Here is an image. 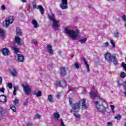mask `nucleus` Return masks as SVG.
Wrapping results in <instances>:
<instances>
[{
    "label": "nucleus",
    "mask_w": 126,
    "mask_h": 126,
    "mask_svg": "<svg viewBox=\"0 0 126 126\" xmlns=\"http://www.w3.org/2000/svg\"><path fill=\"white\" fill-rule=\"evenodd\" d=\"M73 101V99L72 98H69V104L70 106H71L72 110H74V113L73 115L75 118L77 119H79L80 118V114H77L76 113H78V111H75L76 110H79L80 109V107H81V109L83 110H87L88 108V106H87V104H86V99L83 98L80 99L78 102H76L75 103H72ZM82 104V106H81Z\"/></svg>",
    "instance_id": "f257e3e1"
},
{
    "label": "nucleus",
    "mask_w": 126,
    "mask_h": 126,
    "mask_svg": "<svg viewBox=\"0 0 126 126\" xmlns=\"http://www.w3.org/2000/svg\"><path fill=\"white\" fill-rule=\"evenodd\" d=\"M94 104L96 109L102 114H105L107 109L109 108L107 102L103 99H99L98 100L95 101Z\"/></svg>",
    "instance_id": "f03ea898"
},
{
    "label": "nucleus",
    "mask_w": 126,
    "mask_h": 126,
    "mask_svg": "<svg viewBox=\"0 0 126 126\" xmlns=\"http://www.w3.org/2000/svg\"><path fill=\"white\" fill-rule=\"evenodd\" d=\"M65 32L66 34H68L69 36H70L71 39H73V40H77V37H78V35L79 34V30L77 29L76 31H70L69 29H68V27H66L65 28Z\"/></svg>",
    "instance_id": "7ed1b4c3"
},
{
    "label": "nucleus",
    "mask_w": 126,
    "mask_h": 126,
    "mask_svg": "<svg viewBox=\"0 0 126 126\" xmlns=\"http://www.w3.org/2000/svg\"><path fill=\"white\" fill-rule=\"evenodd\" d=\"M13 21H14V19H13V17H12V16L7 17L4 21L3 25V26H5V27H7V26H9V25L12 24Z\"/></svg>",
    "instance_id": "20e7f679"
},
{
    "label": "nucleus",
    "mask_w": 126,
    "mask_h": 126,
    "mask_svg": "<svg viewBox=\"0 0 126 126\" xmlns=\"http://www.w3.org/2000/svg\"><path fill=\"white\" fill-rule=\"evenodd\" d=\"M90 97L92 99H95L98 97V92L95 89V87L92 88V92L89 93Z\"/></svg>",
    "instance_id": "39448f33"
},
{
    "label": "nucleus",
    "mask_w": 126,
    "mask_h": 126,
    "mask_svg": "<svg viewBox=\"0 0 126 126\" xmlns=\"http://www.w3.org/2000/svg\"><path fill=\"white\" fill-rule=\"evenodd\" d=\"M22 87L24 88V91L26 95H28L31 93V89L30 88V86H29V85L27 84L26 85H25L24 84H23Z\"/></svg>",
    "instance_id": "423d86ee"
},
{
    "label": "nucleus",
    "mask_w": 126,
    "mask_h": 126,
    "mask_svg": "<svg viewBox=\"0 0 126 126\" xmlns=\"http://www.w3.org/2000/svg\"><path fill=\"white\" fill-rule=\"evenodd\" d=\"M115 57V56H112L109 53H107L104 55V58L106 61L108 62V63H112L113 62V57Z\"/></svg>",
    "instance_id": "0eeeda50"
},
{
    "label": "nucleus",
    "mask_w": 126,
    "mask_h": 126,
    "mask_svg": "<svg viewBox=\"0 0 126 126\" xmlns=\"http://www.w3.org/2000/svg\"><path fill=\"white\" fill-rule=\"evenodd\" d=\"M62 3L60 4V6L62 9H67V0H61Z\"/></svg>",
    "instance_id": "6e6552de"
},
{
    "label": "nucleus",
    "mask_w": 126,
    "mask_h": 126,
    "mask_svg": "<svg viewBox=\"0 0 126 126\" xmlns=\"http://www.w3.org/2000/svg\"><path fill=\"white\" fill-rule=\"evenodd\" d=\"M55 85L60 87H65L66 86V82L64 81H56L55 82Z\"/></svg>",
    "instance_id": "1a4fd4ad"
},
{
    "label": "nucleus",
    "mask_w": 126,
    "mask_h": 126,
    "mask_svg": "<svg viewBox=\"0 0 126 126\" xmlns=\"http://www.w3.org/2000/svg\"><path fill=\"white\" fill-rule=\"evenodd\" d=\"M53 23L52 24L53 29H55L56 31L59 30L60 28V25L59 24V22L57 20H54L53 21Z\"/></svg>",
    "instance_id": "9d476101"
},
{
    "label": "nucleus",
    "mask_w": 126,
    "mask_h": 126,
    "mask_svg": "<svg viewBox=\"0 0 126 126\" xmlns=\"http://www.w3.org/2000/svg\"><path fill=\"white\" fill-rule=\"evenodd\" d=\"M1 51L3 56H9V55H10V52H9V50L6 48H3L1 49Z\"/></svg>",
    "instance_id": "9b49d317"
},
{
    "label": "nucleus",
    "mask_w": 126,
    "mask_h": 126,
    "mask_svg": "<svg viewBox=\"0 0 126 126\" xmlns=\"http://www.w3.org/2000/svg\"><path fill=\"white\" fill-rule=\"evenodd\" d=\"M18 56V62H19L20 63H23L24 62V56L22 54H17Z\"/></svg>",
    "instance_id": "f8f14e48"
},
{
    "label": "nucleus",
    "mask_w": 126,
    "mask_h": 126,
    "mask_svg": "<svg viewBox=\"0 0 126 126\" xmlns=\"http://www.w3.org/2000/svg\"><path fill=\"white\" fill-rule=\"evenodd\" d=\"M60 72L62 76H65L66 75V70L65 67H61L60 68Z\"/></svg>",
    "instance_id": "ddd939ff"
},
{
    "label": "nucleus",
    "mask_w": 126,
    "mask_h": 126,
    "mask_svg": "<svg viewBox=\"0 0 126 126\" xmlns=\"http://www.w3.org/2000/svg\"><path fill=\"white\" fill-rule=\"evenodd\" d=\"M46 49L51 55H53L54 54V50H53V47L51 46L50 44H47Z\"/></svg>",
    "instance_id": "4468645a"
},
{
    "label": "nucleus",
    "mask_w": 126,
    "mask_h": 126,
    "mask_svg": "<svg viewBox=\"0 0 126 126\" xmlns=\"http://www.w3.org/2000/svg\"><path fill=\"white\" fill-rule=\"evenodd\" d=\"M36 9L39 10V11L42 15H43L44 13H45V9H44V7H43L42 5H39Z\"/></svg>",
    "instance_id": "2eb2a0df"
},
{
    "label": "nucleus",
    "mask_w": 126,
    "mask_h": 126,
    "mask_svg": "<svg viewBox=\"0 0 126 126\" xmlns=\"http://www.w3.org/2000/svg\"><path fill=\"white\" fill-rule=\"evenodd\" d=\"M15 42L17 44V45H19V46H21V38L20 37H19L17 36H15Z\"/></svg>",
    "instance_id": "dca6fc26"
},
{
    "label": "nucleus",
    "mask_w": 126,
    "mask_h": 126,
    "mask_svg": "<svg viewBox=\"0 0 126 126\" xmlns=\"http://www.w3.org/2000/svg\"><path fill=\"white\" fill-rule=\"evenodd\" d=\"M6 96L3 94H1L0 95V102L2 103H6Z\"/></svg>",
    "instance_id": "f3484780"
},
{
    "label": "nucleus",
    "mask_w": 126,
    "mask_h": 126,
    "mask_svg": "<svg viewBox=\"0 0 126 126\" xmlns=\"http://www.w3.org/2000/svg\"><path fill=\"white\" fill-rule=\"evenodd\" d=\"M10 73L13 76H16L17 75V72H16V70L15 69L11 68L9 69Z\"/></svg>",
    "instance_id": "a211bd4d"
},
{
    "label": "nucleus",
    "mask_w": 126,
    "mask_h": 126,
    "mask_svg": "<svg viewBox=\"0 0 126 126\" xmlns=\"http://www.w3.org/2000/svg\"><path fill=\"white\" fill-rule=\"evenodd\" d=\"M0 37L1 39H4L5 38V32L4 30L0 28Z\"/></svg>",
    "instance_id": "6ab92c4d"
},
{
    "label": "nucleus",
    "mask_w": 126,
    "mask_h": 126,
    "mask_svg": "<svg viewBox=\"0 0 126 126\" xmlns=\"http://www.w3.org/2000/svg\"><path fill=\"white\" fill-rule=\"evenodd\" d=\"M16 35L18 37H20V36H22V31L19 28H17L16 29Z\"/></svg>",
    "instance_id": "aec40b11"
},
{
    "label": "nucleus",
    "mask_w": 126,
    "mask_h": 126,
    "mask_svg": "<svg viewBox=\"0 0 126 126\" xmlns=\"http://www.w3.org/2000/svg\"><path fill=\"white\" fill-rule=\"evenodd\" d=\"M113 60L112 62H113V64L114 65H118V60H117V57H116V56L113 57Z\"/></svg>",
    "instance_id": "412c9836"
},
{
    "label": "nucleus",
    "mask_w": 126,
    "mask_h": 126,
    "mask_svg": "<svg viewBox=\"0 0 126 126\" xmlns=\"http://www.w3.org/2000/svg\"><path fill=\"white\" fill-rule=\"evenodd\" d=\"M83 62L86 65V67L88 69V72H89L90 71V69L89 68V65H88V63L86 62V60H85V58L84 57H83Z\"/></svg>",
    "instance_id": "4be33fe9"
},
{
    "label": "nucleus",
    "mask_w": 126,
    "mask_h": 126,
    "mask_svg": "<svg viewBox=\"0 0 126 126\" xmlns=\"http://www.w3.org/2000/svg\"><path fill=\"white\" fill-rule=\"evenodd\" d=\"M53 116L56 121H59V119H60V114H59L58 112L55 113L53 114Z\"/></svg>",
    "instance_id": "5701e85b"
},
{
    "label": "nucleus",
    "mask_w": 126,
    "mask_h": 126,
    "mask_svg": "<svg viewBox=\"0 0 126 126\" xmlns=\"http://www.w3.org/2000/svg\"><path fill=\"white\" fill-rule=\"evenodd\" d=\"M32 23L33 25H34V28H37L39 27V25H38V23H37V21L35 20H32Z\"/></svg>",
    "instance_id": "b1692460"
},
{
    "label": "nucleus",
    "mask_w": 126,
    "mask_h": 126,
    "mask_svg": "<svg viewBox=\"0 0 126 126\" xmlns=\"http://www.w3.org/2000/svg\"><path fill=\"white\" fill-rule=\"evenodd\" d=\"M5 115V110L2 107L0 108V116H3Z\"/></svg>",
    "instance_id": "393cba45"
},
{
    "label": "nucleus",
    "mask_w": 126,
    "mask_h": 126,
    "mask_svg": "<svg viewBox=\"0 0 126 126\" xmlns=\"http://www.w3.org/2000/svg\"><path fill=\"white\" fill-rule=\"evenodd\" d=\"M12 50L14 51V52L16 54H18V53H19V49H18L14 46L12 47Z\"/></svg>",
    "instance_id": "a878e982"
},
{
    "label": "nucleus",
    "mask_w": 126,
    "mask_h": 126,
    "mask_svg": "<svg viewBox=\"0 0 126 126\" xmlns=\"http://www.w3.org/2000/svg\"><path fill=\"white\" fill-rule=\"evenodd\" d=\"M33 94L34 95H36L37 97H40V96H42V92L38 91L37 93H36V92H35Z\"/></svg>",
    "instance_id": "bb28decb"
},
{
    "label": "nucleus",
    "mask_w": 126,
    "mask_h": 126,
    "mask_svg": "<svg viewBox=\"0 0 126 126\" xmlns=\"http://www.w3.org/2000/svg\"><path fill=\"white\" fill-rule=\"evenodd\" d=\"M114 119H115V120H117V121H120V120L122 119V116L120 114H118L114 117Z\"/></svg>",
    "instance_id": "cd10ccee"
},
{
    "label": "nucleus",
    "mask_w": 126,
    "mask_h": 126,
    "mask_svg": "<svg viewBox=\"0 0 126 126\" xmlns=\"http://www.w3.org/2000/svg\"><path fill=\"white\" fill-rule=\"evenodd\" d=\"M48 101L50 102H54V98H53V96L52 95H48Z\"/></svg>",
    "instance_id": "c85d7f7f"
},
{
    "label": "nucleus",
    "mask_w": 126,
    "mask_h": 126,
    "mask_svg": "<svg viewBox=\"0 0 126 126\" xmlns=\"http://www.w3.org/2000/svg\"><path fill=\"white\" fill-rule=\"evenodd\" d=\"M110 45L109 44V42H106L105 43H103L102 44V48H107L109 47Z\"/></svg>",
    "instance_id": "c756f323"
},
{
    "label": "nucleus",
    "mask_w": 126,
    "mask_h": 126,
    "mask_svg": "<svg viewBox=\"0 0 126 126\" xmlns=\"http://www.w3.org/2000/svg\"><path fill=\"white\" fill-rule=\"evenodd\" d=\"M87 41V38H84L80 40L79 42H80L81 44H84V43H85V42H86Z\"/></svg>",
    "instance_id": "7c9ffc66"
},
{
    "label": "nucleus",
    "mask_w": 126,
    "mask_h": 126,
    "mask_svg": "<svg viewBox=\"0 0 126 126\" xmlns=\"http://www.w3.org/2000/svg\"><path fill=\"white\" fill-rule=\"evenodd\" d=\"M120 76H121V78H125V77H126V73H125V72H121V73L120 74Z\"/></svg>",
    "instance_id": "2f4dec72"
},
{
    "label": "nucleus",
    "mask_w": 126,
    "mask_h": 126,
    "mask_svg": "<svg viewBox=\"0 0 126 126\" xmlns=\"http://www.w3.org/2000/svg\"><path fill=\"white\" fill-rule=\"evenodd\" d=\"M110 43H111V45H112L113 48L116 47V43L115 42V41H114V40H111Z\"/></svg>",
    "instance_id": "473e14b6"
},
{
    "label": "nucleus",
    "mask_w": 126,
    "mask_h": 126,
    "mask_svg": "<svg viewBox=\"0 0 126 126\" xmlns=\"http://www.w3.org/2000/svg\"><path fill=\"white\" fill-rule=\"evenodd\" d=\"M48 18L51 20L52 21H54V20H56V19H55V17L53 16H51V15H49L48 16Z\"/></svg>",
    "instance_id": "72a5a7b5"
},
{
    "label": "nucleus",
    "mask_w": 126,
    "mask_h": 126,
    "mask_svg": "<svg viewBox=\"0 0 126 126\" xmlns=\"http://www.w3.org/2000/svg\"><path fill=\"white\" fill-rule=\"evenodd\" d=\"M120 34V32H118L116 31L114 32V37L115 38H118L119 37V35Z\"/></svg>",
    "instance_id": "f704fd0d"
},
{
    "label": "nucleus",
    "mask_w": 126,
    "mask_h": 126,
    "mask_svg": "<svg viewBox=\"0 0 126 126\" xmlns=\"http://www.w3.org/2000/svg\"><path fill=\"white\" fill-rule=\"evenodd\" d=\"M26 126H33V123L28 122L26 124Z\"/></svg>",
    "instance_id": "c9c22d12"
},
{
    "label": "nucleus",
    "mask_w": 126,
    "mask_h": 126,
    "mask_svg": "<svg viewBox=\"0 0 126 126\" xmlns=\"http://www.w3.org/2000/svg\"><path fill=\"white\" fill-rule=\"evenodd\" d=\"M121 81H122V79H121L117 80V84L118 86H122V84L121 83Z\"/></svg>",
    "instance_id": "e433bc0d"
},
{
    "label": "nucleus",
    "mask_w": 126,
    "mask_h": 126,
    "mask_svg": "<svg viewBox=\"0 0 126 126\" xmlns=\"http://www.w3.org/2000/svg\"><path fill=\"white\" fill-rule=\"evenodd\" d=\"M122 67H123V68L126 71V64L125 63H124V62L122 63Z\"/></svg>",
    "instance_id": "4c0bfd02"
},
{
    "label": "nucleus",
    "mask_w": 126,
    "mask_h": 126,
    "mask_svg": "<svg viewBox=\"0 0 126 126\" xmlns=\"http://www.w3.org/2000/svg\"><path fill=\"white\" fill-rule=\"evenodd\" d=\"M11 110H12L14 112H16V108L15 106H10Z\"/></svg>",
    "instance_id": "58836bf2"
},
{
    "label": "nucleus",
    "mask_w": 126,
    "mask_h": 126,
    "mask_svg": "<svg viewBox=\"0 0 126 126\" xmlns=\"http://www.w3.org/2000/svg\"><path fill=\"white\" fill-rule=\"evenodd\" d=\"M75 67L77 68V69H78L79 68V64H78L77 63H74Z\"/></svg>",
    "instance_id": "ea45409f"
},
{
    "label": "nucleus",
    "mask_w": 126,
    "mask_h": 126,
    "mask_svg": "<svg viewBox=\"0 0 126 126\" xmlns=\"http://www.w3.org/2000/svg\"><path fill=\"white\" fill-rule=\"evenodd\" d=\"M8 87L10 89H11V88H12V84L11 83H8Z\"/></svg>",
    "instance_id": "a19ab883"
},
{
    "label": "nucleus",
    "mask_w": 126,
    "mask_h": 126,
    "mask_svg": "<svg viewBox=\"0 0 126 126\" xmlns=\"http://www.w3.org/2000/svg\"><path fill=\"white\" fill-rule=\"evenodd\" d=\"M17 90V88L15 87L14 88V91H13V95H16V91Z\"/></svg>",
    "instance_id": "79ce46f5"
},
{
    "label": "nucleus",
    "mask_w": 126,
    "mask_h": 126,
    "mask_svg": "<svg viewBox=\"0 0 126 126\" xmlns=\"http://www.w3.org/2000/svg\"><path fill=\"white\" fill-rule=\"evenodd\" d=\"M123 88L125 91H126V80L124 81V84H123Z\"/></svg>",
    "instance_id": "37998d69"
},
{
    "label": "nucleus",
    "mask_w": 126,
    "mask_h": 126,
    "mask_svg": "<svg viewBox=\"0 0 126 126\" xmlns=\"http://www.w3.org/2000/svg\"><path fill=\"white\" fill-rule=\"evenodd\" d=\"M35 117L38 119V120H40L41 119V115L39 114H36L35 115Z\"/></svg>",
    "instance_id": "c03bdc74"
},
{
    "label": "nucleus",
    "mask_w": 126,
    "mask_h": 126,
    "mask_svg": "<svg viewBox=\"0 0 126 126\" xmlns=\"http://www.w3.org/2000/svg\"><path fill=\"white\" fill-rule=\"evenodd\" d=\"M28 104V99H27L24 102L23 105L24 106H26Z\"/></svg>",
    "instance_id": "a18cd8bd"
},
{
    "label": "nucleus",
    "mask_w": 126,
    "mask_h": 126,
    "mask_svg": "<svg viewBox=\"0 0 126 126\" xmlns=\"http://www.w3.org/2000/svg\"><path fill=\"white\" fill-rule=\"evenodd\" d=\"M32 42L33 43V44H37V43H38V41L36 39H32Z\"/></svg>",
    "instance_id": "49530a36"
},
{
    "label": "nucleus",
    "mask_w": 126,
    "mask_h": 126,
    "mask_svg": "<svg viewBox=\"0 0 126 126\" xmlns=\"http://www.w3.org/2000/svg\"><path fill=\"white\" fill-rule=\"evenodd\" d=\"M13 102L15 104H18V103H19V100L18 99H15Z\"/></svg>",
    "instance_id": "de8ad7c7"
},
{
    "label": "nucleus",
    "mask_w": 126,
    "mask_h": 126,
    "mask_svg": "<svg viewBox=\"0 0 126 126\" xmlns=\"http://www.w3.org/2000/svg\"><path fill=\"white\" fill-rule=\"evenodd\" d=\"M5 89L4 88H1L0 89V92H2V93H4Z\"/></svg>",
    "instance_id": "09e8293b"
},
{
    "label": "nucleus",
    "mask_w": 126,
    "mask_h": 126,
    "mask_svg": "<svg viewBox=\"0 0 126 126\" xmlns=\"http://www.w3.org/2000/svg\"><path fill=\"white\" fill-rule=\"evenodd\" d=\"M62 95L61 94V93H59L57 95V99H60V97H61Z\"/></svg>",
    "instance_id": "8fccbe9b"
},
{
    "label": "nucleus",
    "mask_w": 126,
    "mask_h": 126,
    "mask_svg": "<svg viewBox=\"0 0 126 126\" xmlns=\"http://www.w3.org/2000/svg\"><path fill=\"white\" fill-rule=\"evenodd\" d=\"M33 6L32 7L33 8H37V5H36V3H32Z\"/></svg>",
    "instance_id": "3c124183"
},
{
    "label": "nucleus",
    "mask_w": 126,
    "mask_h": 126,
    "mask_svg": "<svg viewBox=\"0 0 126 126\" xmlns=\"http://www.w3.org/2000/svg\"><path fill=\"white\" fill-rule=\"evenodd\" d=\"M123 20L126 22V15H124L122 17Z\"/></svg>",
    "instance_id": "603ef678"
},
{
    "label": "nucleus",
    "mask_w": 126,
    "mask_h": 126,
    "mask_svg": "<svg viewBox=\"0 0 126 126\" xmlns=\"http://www.w3.org/2000/svg\"><path fill=\"white\" fill-rule=\"evenodd\" d=\"M110 107L111 108L112 111L114 112V109H115V106L111 105Z\"/></svg>",
    "instance_id": "864d4df0"
},
{
    "label": "nucleus",
    "mask_w": 126,
    "mask_h": 126,
    "mask_svg": "<svg viewBox=\"0 0 126 126\" xmlns=\"http://www.w3.org/2000/svg\"><path fill=\"white\" fill-rule=\"evenodd\" d=\"M61 126H65V125H64V124L63 123V120H61Z\"/></svg>",
    "instance_id": "5fc2aeb1"
},
{
    "label": "nucleus",
    "mask_w": 126,
    "mask_h": 126,
    "mask_svg": "<svg viewBox=\"0 0 126 126\" xmlns=\"http://www.w3.org/2000/svg\"><path fill=\"white\" fill-rule=\"evenodd\" d=\"M1 84H2V78L0 77V85H1Z\"/></svg>",
    "instance_id": "6e6d98bb"
},
{
    "label": "nucleus",
    "mask_w": 126,
    "mask_h": 126,
    "mask_svg": "<svg viewBox=\"0 0 126 126\" xmlns=\"http://www.w3.org/2000/svg\"><path fill=\"white\" fill-rule=\"evenodd\" d=\"M1 9H3V10L5 9V6H4V5H2Z\"/></svg>",
    "instance_id": "4d7b16f0"
},
{
    "label": "nucleus",
    "mask_w": 126,
    "mask_h": 126,
    "mask_svg": "<svg viewBox=\"0 0 126 126\" xmlns=\"http://www.w3.org/2000/svg\"><path fill=\"white\" fill-rule=\"evenodd\" d=\"M107 124L108 126H112V122H108Z\"/></svg>",
    "instance_id": "13d9d810"
},
{
    "label": "nucleus",
    "mask_w": 126,
    "mask_h": 126,
    "mask_svg": "<svg viewBox=\"0 0 126 126\" xmlns=\"http://www.w3.org/2000/svg\"><path fill=\"white\" fill-rule=\"evenodd\" d=\"M27 0H21V1H22V2H26Z\"/></svg>",
    "instance_id": "bf43d9fd"
},
{
    "label": "nucleus",
    "mask_w": 126,
    "mask_h": 126,
    "mask_svg": "<svg viewBox=\"0 0 126 126\" xmlns=\"http://www.w3.org/2000/svg\"><path fill=\"white\" fill-rule=\"evenodd\" d=\"M116 20H117V21H120V18L116 19Z\"/></svg>",
    "instance_id": "052dcab7"
},
{
    "label": "nucleus",
    "mask_w": 126,
    "mask_h": 126,
    "mask_svg": "<svg viewBox=\"0 0 126 126\" xmlns=\"http://www.w3.org/2000/svg\"><path fill=\"white\" fill-rule=\"evenodd\" d=\"M73 112V110H70V113H72Z\"/></svg>",
    "instance_id": "680f3d73"
},
{
    "label": "nucleus",
    "mask_w": 126,
    "mask_h": 126,
    "mask_svg": "<svg viewBox=\"0 0 126 126\" xmlns=\"http://www.w3.org/2000/svg\"><path fill=\"white\" fill-rule=\"evenodd\" d=\"M125 27H126V24H124Z\"/></svg>",
    "instance_id": "e2e57ef3"
},
{
    "label": "nucleus",
    "mask_w": 126,
    "mask_h": 126,
    "mask_svg": "<svg viewBox=\"0 0 126 126\" xmlns=\"http://www.w3.org/2000/svg\"><path fill=\"white\" fill-rule=\"evenodd\" d=\"M73 57H74V55H73L71 56V57H72V58H73Z\"/></svg>",
    "instance_id": "0e129e2a"
},
{
    "label": "nucleus",
    "mask_w": 126,
    "mask_h": 126,
    "mask_svg": "<svg viewBox=\"0 0 126 126\" xmlns=\"http://www.w3.org/2000/svg\"><path fill=\"white\" fill-rule=\"evenodd\" d=\"M124 126H126V123L124 124Z\"/></svg>",
    "instance_id": "69168bd1"
},
{
    "label": "nucleus",
    "mask_w": 126,
    "mask_h": 126,
    "mask_svg": "<svg viewBox=\"0 0 126 126\" xmlns=\"http://www.w3.org/2000/svg\"><path fill=\"white\" fill-rule=\"evenodd\" d=\"M1 120V119H0V122Z\"/></svg>",
    "instance_id": "338daca9"
},
{
    "label": "nucleus",
    "mask_w": 126,
    "mask_h": 126,
    "mask_svg": "<svg viewBox=\"0 0 126 126\" xmlns=\"http://www.w3.org/2000/svg\"><path fill=\"white\" fill-rule=\"evenodd\" d=\"M112 0L114 1V0Z\"/></svg>",
    "instance_id": "774afa93"
}]
</instances>
